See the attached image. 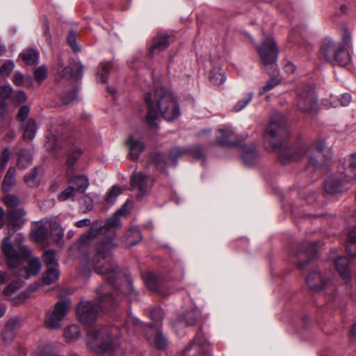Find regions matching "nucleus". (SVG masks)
<instances>
[{
  "label": "nucleus",
  "mask_w": 356,
  "mask_h": 356,
  "mask_svg": "<svg viewBox=\"0 0 356 356\" xmlns=\"http://www.w3.org/2000/svg\"><path fill=\"white\" fill-rule=\"evenodd\" d=\"M355 170H356V153L352 154L350 156L348 168V175H346L347 179L346 182L345 181L331 177L325 181L324 189L325 192L334 194L347 191L348 187L346 186V184L351 181L353 179H356V174H354L353 176L350 174V172H354Z\"/></svg>",
  "instance_id": "obj_6"
},
{
  "label": "nucleus",
  "mask_w": 356,
  "mask_h": 356,
  "mask_svg": "<svg viewBox=\"0 0 356 356\" xmlns=\"http://www.w3.org/2000/svg\"><path fill=\"white\" fill-rule=\"evenodd\" d=\"M83 66L79 63H74L70 66L65 67L60 72V76L67 79L78 80L82 77Z\"/></svg>",
  "instance_id": "obj_19"
},
{
  "label": "nucleus",
  "mask_w": 356,
  "mask_h": 356,
  "mask_svg": "<svg viewBox=\"0 0 356 356\" xmlns=\"http://www.w3.org/2000/svg\"><path fill=\"white\" fill-rule=\"evenodd\" d=\"M185 153V151L179 148H172L169 153L168 159L159 152H154L150 155V159L156 168L161 172H163L168 165H176L177 159Z\"/></svg>",
  "instance_id": "obj_12"
},
{
  "label": "nucleus",
  "mask_w": 356,
  "mask_h": 356,
  "mask_svg": "<svg viewBox=\"0 0 356 356\" xmlns=\"http://www.w3.org/2000/svg\"><path fill=\"white\" fill-rule=\"evenodd\" d=\"M22 286L21 281H14L8 284L3 291V294L6 298H10V296L18 291Z\"/></svg>",
  "instance_id": "obj_46"
},
{
  "label": "nucleus",
  "mask_w": 356,
  "mask_h": 356,
  "mask_svg": "<svg viewBox=\"0 0 356 356\" xmlns=\"http://www.w3.org/2000/svg\"><path fill=\"white\" fill-rule=\"evenodd\" d=\"M40 172V168H35L29 174L24 176V180L25 184L29 187L37 186L40 181L39 176Z\"/></svg>",
  "instance_id": "obj_35"
},
{
  "label": "nucleus",
  "mask_w": 356,
  "mask_h": 356,
  "mask_svg": "<svg viewBox=\"0 0 356 356\" xmlns=\"http://www.w3.org/2000/svg\"><path fill=\"white\" fill-rule=\"evenodd\" d=\"M72 172L69 170L66 171V176L69 179L70 183L75 185V188L77 192L84 193L89 186V180L85 175L73 176Z\"/></svg>",
  "instance_id": "obj_21"
},
{
  "label": "nucleus",
  "mask_w": 356,
  "mask_h": 356,
  "mask_svg": "<svg viewBox=\"0 0 356 356\" xmlns=\"http://www.w3.org/2000/svg\"><path fill=\"white\" fill-rule=\"evenodd\" d=\"M17 334L8 329H3L1 334L3 343L6 345H10L15 339Z\"/></svg>",
  "instance_id": "obj_47"
},
{
  "label": "nucleus",
  "mask_w": 356,
  "mask_h": 356,
  "mask_svg": "<svg viewBox=\"0 0 356 356\" xmlns=\"http://www.w3.org/2000/svg\"><path fill=\"white\" fill-rule=\"evenodd\" d=\"M86 341L88 346L97 353L105 352L112 355L119 348L117 340L111 339L108 330L100 326L88 332Z\"/></svg>",
  "instance_id": "obj_4"
},
{
  "label": "nucleus",
  "mask_w": 356,
  "mask_h": 356,
  "mask_svg": "<svg viewBox=\"0 0 356 356\" xmlns=\"http://www.w3.org/2000/svg\"><path fill=\"white\" fill-rule=\"evenodd\" d=\"M197 315L195 311L190 310L179 317L180 323H183L186 326H193L195 324Z\"/></svg>",
  "instance_id": "obj_41"
},
{
  "label": "nucleus",
  "mask_w": 356,
  "mask_h": 356,
  "mask_svg": "<svg viewBox=\"0 0 356 356\" xmlns=\"http://www.w3.org/2000/svg\"><path fill=\"white\" fill-rule=\"evenodd\" d=\"M337 270L341 277L347 281L350 278L351 273L349 268V261L346 257H340L335 261Z\"/></svg>",
  "instance_id": "obj_25"
},
{
  "label": "nucleus",
  "mask_w": 356,
  "mask_h": 356,
  "mask_svg": "<svg viewBox=\"0 0 356 356\" xmlns=\"http://www.w3.org/2000/svg\"><path fill=\"white\" fill-rule=\"evenodd\" d=\"M15 169L10 168L3 179L2 183V190L4 193H8L13 186L15 185Z\"/></svg>",
  "instance_id": "obj_30"
},
{
  "label": "nucleus",
  "mask_w": 356,
  "mask_h": 356,
  "mask_svg": "<svg viewBox=\"0 0 356 356\" xmlns=\"http://www.w3.org/2000/svg\"><path fill=\"white\" fill-rule=\"evenodd\" d=\"M29 108L28 106H22L17 113V120L20 122L25 120L29 115Z\"/></svg>",
  "instance_id": "obj_62"
},
{
  "label": "nucleus",
  "mask_w": 356,
  "mask_h": 356,
  "mask_svg": "<svg viewBox=\"0 0 356 356\" xmlns=\"http://www.w3.org/2000/svg\"><path fill=\"white\" fill-rule=\"evenodd\" d=\"M10 149H9V148L6 147L2 151L1 154L0 172H2L5 169L6 166L7 165V163L8 162V161L10 159Z\"/></svg>",
  "instance_id": "obj_52"
},
{
  "label": "nucleus",
  "mask_w": 356,
  "mask_h": 356,
  "mask_svg": "<svg viewBox=\"0 0 356 356\" xmlns=\"http://www.w3.org/2000/svg\"><path fill=\"white\" fill-rule=\"evenodd\" d=\"M26 213L24 209H13L7 213V218L9 220V225L20 228L24 223L23 217L26 216Z\"/></svg>",
  "instance_id": "obj_22"
},
{
  "label": "nucleus",
  "mask_w": 356,
  "mask_h": 356,
  "mask_svg": "<svg viewBox=\"0 0 356 356\" xmlns=\"http://www.w3.org/2000/svg\"><path fill=\"white\" fill-rule=\"evenodd\" d=\"M51 132L50 135L47 136V140L45 143L47 149L51 152L54 151L58 147V139L57 138V134L58 131L56 128H51L49 129Z\"/></svg>",
  "instance_id": "obj_36"
},
{
  "label": "nucleus",
  "mask_w": 356,
  "mask_h": 356,
  "mask_svg": "<svg viewBox=\"0 0 356 356\" xmlns=\"http://www.w3.org/2000/svg\"><path fill=\"white\" fill-rule=\"evenodd\" d=\"M257 51L261 63L265 66H276L275 62L278 56V49L275 40L271 38H266L257 47Z\"/></svg>",
  "instance_id": "obj_7"
},
{
  "label": "nucleus",
  "mask_w": 356,
  "mask_h": 356,
  "mask_svg": "<svg viewBox=\"0 0 356 356\" xmlns=\"http://www.w3.org/2000/svg\"><path fill=\"white\" fill-rule=\"evenodd\" d=\"M127 212L126 204L118 209L113 216L109 218L103 227H96L94 225L88 232L81 235L79 239V246L82 248L99 234L106 235L97 245L95 254L92 259L88 263V268H92L98 274L109 275L110 280L117 274L116 266L111 257V252L116 247L113 242L115 232L113 228L120 225L119 216H123Z\"/></svg>",
  "instance_id": "obj_2"
},
{
  "label": "nucleus",
  "mask_w": 356,
  "mask_h": 356,
  "mask_svg": "<svg viewBox=\"0 0 356 356\" xmlns=\"http://www.w3.org/2000/svg\"><path fill=\"white\" fill-rule=\"evenodd\" d=\"M150 331L153 335L147 337V340L149 343L159 349H163L165 348L167 343L163 336L161 333L156 332L152 328L150 329Z\"/></svg>",
  "instance_id": "obj_29"
},
{
  "label": "nucleus",
  "mask_w": 356,
  "mask_h": 356,
  "mask_svg": "<svg viewBox=\"0 0 356 356\" xmlns=\"http://www.w3.org/2000/svg\"><path fill=\"white\" fill-rule=\"evenodd\" d=\"M51 232L54 240L58 245H60L63 238V229H58V230L53 231Z\"/></svg>",
  "instance_id": "obj_64"
},
{
  "label": "nucleus",
  "mask_w": 356,
  "mask_h": 356,
  "mask_svg": "<svg viewBox=\"0 0 356 356\" xmlns=\"http://www.w3.org/2000/svg\"><path fill=\"white\" fill-rule=\"evenodd\" d=\"M127 145L129 149L130 156L133 160L138 159L145 148L144 143L132 136L127 140Z\"/></svg>",
  "instance_id": "obj_23"
},
{
  "label": "nucleus",
  "mask_w": 356,
  "mask_h": 356,
  "mask_svg": "<svg viewBox=\"0 0 356 356\" xmlns=\"http://www.w3.org/2000/svg\"><path fill=\"white\" fill-rule=\"evenodd\" d=\"M126 244L129 246L134 245L141 240V234L137 228L130 229L127 233Z\"/></svg>",
  "instance_id": "obj_42"
},
{
  "label": "nucleus",
  "mask_w": 356,
  "mask_h": 356,
  "mask_svg": "<svg viewBox=\"0 0 356 356\" xmlns=\"http://www.w3.org/2000/svg\"><path fill=\"white\" fill-rule=\"evenodd\" d=\"M113 281L109 280L108 284L101 286L97 289V298L99 304V307L102 309H107L109 307L114 305L115 300L113 297L106 292V288H110L112 285Z\"/></svg>",
  "instance_id": "obj_17"
},
{
  "label": "nucleus",
  "mask_w": 356,
  "mask_h": 356,
  "mask_svg": "<svg viewBox=\"0 0 356 356\" xmlns=\"http://www.w3.org/2000/svg\"><path fill=\"white\" fill-rule=\"evenodd\" d=\"M170 37L165 33L158 34L152 41L148 55L152 57L165 50L170 44Z\"/></svg>",
  "instance_id": "obj_16"
},
{
  "label": "nucleus",
  "mask_w": 356,
  "mask_h": 356,
  "mask_svg": "<svg viewBox=\"0 0 356 356\" xmlns=\"http://www.w3.org/2000/svg\"><path fill=\"white\" fill-rule=\"evenodd\" d=\"M36 132V126L33 120H29L24 132V138L27 140H32Z\"/></svg>",
  "instance_id": "obj_45"
},
{
  "label": "nucleus",
  "mask_w": 356,
  "mask_h": 356,
  "mask_svg": "<svg viewBox=\"0 0 356 356\" xmlns=\"http://www.w3.org/2000/svg\"><path fill=\"white\" fill-rule=\"evenodd\" d=\"M19 56L25 64L32 65L37 63L39 53L33 49H26L22 52Z\"/></svg>",
  "instance_id": "obj_34"
},
{
  "label": "nucleus",
  "mask_w": 356,
  "mask_h": 356,
  "mask_svg": "<svg viewBox=\"0 0 356 356\" xmlns=\"http://www.w3.org/2000/svg\"><path fill=\"white\" fill-rule=\"evenodd\" d=\"M38 356H54V350L52 346L42 345L38 347L36 350Z\"/></svg>",
  "instance_id": "obj_48"
},
{
  "label": "nucleus",
  "mask_w": 356,
  "mask_h": 356,
  "mask_svg": "<svg viewBox=\"0 0 356 356\" xmlns=\"http://www.w3.org/2000/svg\"><path fill=\"white\" fill-rule=\"evenodd\" d=\"M280 83V81L277 79H272L266 83V84L260 89L259 95H261L264 93L270 91L274 88L276 86Z\"/></svg>",
  "instance_id": "obj_56"
},
{
  "label": "nucleus",
  "mask_w": 356,
  "mask_h": 356,
  "mask_svg": "<svg viewBox=\"0 0 356 356\" xmlns=\"http://www.w3.org/2000/svg\"><path fill=\"white\" fill-rule=\"evenodd\" d=\"M41 263L38 258L34 257L29 260L28 266L20 271L19 276L28 279L31 276L36 275L40 270Z\"/></svg>",
  "instance_id": "obj_24"
},
{
  "label": "nucleus",
  "mask_w": 356,
  "mask_h": 356,
  "mask_svg": "<svg viewBox=\"0 0 356 356\" xmlns=\"http://www.w3.org/2000/svg\"><path fill=\"white\" fill-rule=\"evenodd\" d=\"M12 93V88L9 86H0V97L1 99H8Z\"/></svg>",
  "instance_id": "obj_63"
},
{
  "label": "nucleus",
  "mask_w": 356,
  "mask_h": 356,
  "mask_svg": "<svg viewBox=\"0 0 356 356\" xmlns=\"http://www.w3.org/2000/svg\"><path fill=\"white\" fill-rule=\"evenodd\" d=\"M209 80L212 83L220 86L225 82V76L220 69H214L210 72Z\"/></svg>",
  "instance_id": "obj_39"
},
{
  "label": "nucleus",
  "mask_w": 356,
  "mask_h": 356,
  "mask_svg": "<svg viewBox=\"0 0 356 356\" xmlns=\"http://www.w3.org/2000/svg\"><path fill=\"white\" fill-rule=\"evenodd\" d=\"M20 327V321L17 318H10L6 324L5 329L10 330L15 333H17Z\"/></svg>",
  "instance_id": "obj_53"
},
{
  "label": "nucleus",
  "mask_w": 356,
  "mask_h": 356,
  "mask_svg": "<svg viewBox=\"0 0 356 356\" xmlns=\"http://www.w3.org/2000/svg\"><path fill=\"white\" fill-rule=\"evenodd\" d=\"M76 192L77 191L74 187L68 186L58 195V199L59 201H65L71 197H74Z\"/></svg>",
  "instance_id": "obj_50"
},
{
  "label": "nucleus",
  "mask_w": 356,
  "mask_h": 356,
  "mask_svg": "<svg viewBox=\"0 0 356 356\" xmlns=\"http://www.w3.org/2000/svg\"><path fill=\"white\" fill-rule=\"evenodd\" d=\"M44 263L49 266H58L56 259V253L54 250H49L44 252L42 255Z\"/></svg>",
  "instance_id": "obj_44"
},
{
  "label": "nucleus",
  "mask_w": 356,
  "mask_h": 356,
  "mask_svg": "<svg viewBox=\"0 0 356 356\" xmlns=\"http://www.w3.org/2000/svg\"><path fill=\"white\" fill-rule=\"evenodd\" d=\"M48 229L43 221L35 222L32 225L31 237L33 241L37 243L44 242L48 237Z\"/></svg>",
  "instance_id": "obj_18"
},
{
  "label": "nucleus",
  "mask_w": 356,
  "mask_h": 356,
  "mask_svg": "<svg viewBox=\"0 0 356 356\" xmlns=\"http://www.w3.org/2000/svg\"><path fill=\"white\" fill-rule=\"evenodd\" d=\"M83 151L76 147L71 148L67 155L66 165L70 172H73V167L76 163L80 156L82 155Z\"/></svg>",
  "instance_id": "obj_27"
},
{
  "label": "nucleus",
  "mask_w": 356,
  "mask_h": 356,
  "mask_svg": "<svg viewBox=\"0 0 356 356\" xmlns=\"http://www.w3.org/2000/svg\"><path fill=\"white\" fill-rule=\"evenodd\" d=\"M252 99V95L248 94L243 99L238 101L235 106L234 107V110L235 111H240L242 109H243L251 101Z\"/></svg>",
  "instance_id": "obj_55"
},
{
  "label": "nucleus",
  "mask_w": 356,
  "mask_h": 356,
  "mask_svg": "<svg viewBox=\"0 0 356 356\" xmlns=\"http://www.w3.org/2000/svg\"><path fill=\"white\" fill-rule=\"evenodd\" d=\"M58 266H49L42 277V282L46 285L51 284L55 282L59 277L60 272Z\"/></svg>",
  "instance_id": "obj_32"
},
{
  "label": "nucleus",
  "mask_w": 356,
  "mask_h": 356,
  "mask_svg": "<svg viewBox=\"0 0 356 356\" xmlns=\"http://www.w3.org/2000/svg\"><path fill=\"white\" fill-rule=\"evenodd\" d=\"M98 308L92 302L81 301L77 306V318L84 325L92 323L96 320Z\"/></svg>",
  "instance_id": "obj_13"
},
{
  "label": "nucleus",
  "mask_w": 356,
  "mask_h": 356,
  "mask_svg": "<svg viewBox=\"0 0 356 356\" xmlns=\"http://www.w3.org/2000/svg\"><path fill=\"white\" fill-rule=\"evenodd\" d=\"M47 68L45 66H40L34 71L35 79L39 83H42L47 78Z\"/></svg>",
  "instance_id": "obj_49"
},
{
  "label": "nucleus",
  "mask_w": 356,
  "mask_h": 356,
  "mask_svg": "<svg viewBox=\"0 0 356 356\" xmlns=\"http://www.w3.org/2000/svg\"><path fill=\"white\" fill-rule=\"evenodd\" d=\"M147 177L141 173H134L131 177V184L134 188H137L139 191V195H143L146 191V180Z\"/></svg>",
  "instance_id": "obj_28"
},
{
  "label": "nucleus",
  "mask_w": 356,
  "mask_h": 356,
  "mask_svg": "<svg viewBox=\"0 0 356 356\" xmlns=\"http://www.w3.org/2000/svg\"><path fill=\"white\" fill-rule=\"evenodd\" d=\"M144 101L147 110L145 120L150 127L156 126L159 115L167 121H172L180 115L176 97L165 86H154L152 91L144 94Z\"/></svg>",
  "instance_id": "obj_3"
},
{
  "label": "nucleus",
  "mask_w": 356,
  "mask_h": 356,
  "mask_svg": "<svg viewBox=\"0 0 356 356\" xmlns=\"http://www.w3.org/2000/svg\"><path fill=\"white\" fill-rule=\"evenodd\" d=\"M64 336L68 341L77 339L80 336V330L77 325H70L65 330Z\"/></svg>",
  "instance_id": "obj_43"
},
{
  "label": "nucleus",
  "mask_w": 356,
  "mask_h": 356,
  "mask_svg": "<svg viewBox=\"0 0 356 356\" xmlns=\"http://www.w3.org/2000/svg\"><path fill=\"white\" fill-rule=\"evenodd\" d=\"M144 281L149 290L164 295L161 291L160 279L153 273H147L144 276Z\"/></svg>",
  "instance_id": "obj_26"
},
{
  "label": "nucleus",
  "mask_w": 356,
  "mask_h": 356,
  "mask_svg": "<svg viewBox=\"0 0 356 356\" xmlns=\"http://www.w3.org/2000/svg\"><path fill=\"white\" fill-rule=\"evenodd\" d=\"M350 61L351 56L348 49L339 47L333 60V63L339 65L345 66L348 65Z\"/></svg>",
  "instance_id": "obj_31"
},
{
  "label": "nucleus",
  "mask_w": 356,
  "mask_h": 356,
  "mask_svg": "<svg viewBox=\"0 0 356 356\" xmlns=\"http://www.w3.org/2000/svg\"><path fill=\"white\" fill-rule=\"evenodd\" d=\"M339 49V45H337L332 39L325 38L322 42L321 52L326 60L333 62Z\"/></svg>",
  "instance_id": "obj_20"
},
{
  "label": "nucleus",
  "mask_w": 356,
  "mask_h": 356,
  "mask_svg": "<svg viewBox=\"0 0 356 356\" xmlns=\"http://www.w3.org/2000/svg\"><path fill=\"white\" fill-rule=\"evenodd\" d=\"M189 154L195 159H200L203 158L204 152L201 147L195 146L189 150Z\"/></svg>",
  "instance_id": "obj_61"
},
{
  "label": "nucleus",
  "mask_w": 356,
  "mask_h": 356,
  "mask_svg": "<svg viewBox=\"0 0 356 356\" xmlns=\"http://www.w3.org/2000/svg\"><path fill=\"white\" fill-rule=\"evenodd\" d=\"M24 237L18 234L15 237V241L18 243L17 250L13 248L11 239L9 237L3 238L1 244V250L6 257L8 266L10 268H16L23 260L27 259L30 254V251L27 248L22 245Z\"/></svg>",
  "instance_id": "obj_5"
},
{
  "label": "nucleus",
  "mask_w": 356,
  "mask_h": 356,
  "mask_svg": "<svg viewBox=\"0 0 356 356\" xmlns=\"http://www.w3.org/2000/svg\"><path fill=\"white\" fill-rule=\"evenodd\" d=\"M111 67V64L109 62L104 63L100 65L97 76V79L99 81L102 83L106 82Z\"/></svg>",
  "instance_id": "obj_40"
},
{
  "label": "nucleus",
  "mask_w": 356,
  "mask_h": 356,
  "mask_svg": "<svg viewBox=\"0 0 356 356\" xmlns=\"http://www.w3.org/2000/svg\"><path fill=\"white\" fill-rule=\"evenodd\" d=\"M211 350V345L198 331L188 346L184 350L183 356H207Z\"/></svg>",
  "instance_id": "obj_10"
},
{
  "label": "nucleus",
  "mask_w": 356,
  "mask_h": 356,
  "mask_svg": "<svg viewBox=\"0 0 356 356\" xmlns=\"http://www.w3.org/2000/svg\"><path fill=\"white\" fill-rule=\"evenodd\" d=\"M32 162L31 155L25 150H21L19 152L17 160V166L19 168L24 169L27 168Z\"/></svg>",
  "instance_id": "obj_38"
},
{
  "label": "nucleus",
  "mask_w": 356,
  "mask_h": 356,
  "mask_svg": "<svg viewBox=\"0 0 356 356\" xmlns=\"http://www.w3.org/2000/svg\"><path fill=\"white\" fill-rule=\"evenodd\" d=\"M247 137V134H242L239 135L236 134L231 129H222L218 131L216 135V143L218 145L224 146L236 145L239 142L245 140Z\"/></svg>",
  "instance_id": "obj_14"
},
{
  "label": "nucleus",
  "mask_w": 356,
  "mask_h": 356,
  "mask_svg": "<svg viewBox=\"0 0 356 356\" xmlns=\"http://www.w3.org/2000/svg\"><path fill=\"white\" fill-rule=\"evenodd\" d=\"M297 108L302 113L316 112L317 99L314 88L305 87L298 92Z\"/></svg>",
  "instance_id": "obj_9"
},
{
  "label": "nucleus",
  "mask_w": 356,
  "mask_h": 356,
  "mask_svg": "<svg viewBox=\"0 0 356 356\" xmlns=\"http://www.w3.org/2000/svg\"><path fill=\"white\" fill-rule=\"evenodd\" d=\"M256 156H257V152L254 148H252V149L246 150L243 153L242 159L245 163H248L250 162V161L252 159L255 158Z\"/></svg>",
  "instance_id": "obj_60"
},
{
  "label": "nucleus",
  "mask_w": 356,
  "mask_h": 356,
  "mask_svg": "<svg viewBox=\"0 0 356 356\" xmlns=\"http://www.w3.org/2000/svg\"><path fill=\"white\" fill-rule=\"evenodd\" d=\"M352 33L350 30L346 27L343 26L341 30V41L338 44L341 48L348 49L351 44Z\"/></svg>",
  "instance_id": "obj_37"
},
{
  "label": "nucleus",
  "mask_w": 356,
  "mask_h": 356,
  "mask_svg": "<svg viewBox=\"0 0 356 356\" xmlns=\"http://www.w3.org/2000/svg\"><path fill=\"white\" fill-rule=\"evenodd\" d=\"M306 282L308 287L312 291H323L327 294H333L336 290L334 282L325 278L318 271L309 273Z\"/></svg>",
  "instance_id": "obj_8"
},
{
  "label": "nucleus",
  "mask_w": 356,
  "mask_h": 356,
  "mask_svg": "<svg viewBox=\"0 0 356 356\" xmlns=\"http://www.w3.org/2000/svg\"><path fill=\"white\" fill-rule=\"evenodd\" d=\"M316 244L312 243L308 246L302 245L299 247L298 252L292 259V261L299 267H303L310 260L314 259L316 256Z\"/></svg>",
  "instance_id": "obj_15"
},
{
  "label": "nucleus",
  "mask_w": 356,
  "mask_h": 356,
  "mask_svg": "<svg viewBox=\"0 0 356 356\" xmlns=\"http://www.w3.org/2000/svg\"><path fill=\"white\" fill-rule=\"evenodd\" d=\"M163 316V312L161 308H154L150 312V317L156 323H160Z\"/></svg>",
  "instance_id": "obj_59"
},
{
  "label": "nucleus",
  "mask_w": 356,
  "mask_h": 356,
  "mask_svg": "<svg viewBox=\"0 0 356 356\" xmlns=\"http://www.w3.org/2000/svg\"><path fill=\"white\" fill-rule=\"evenodd\" d=\"M122 190L118 186H114L108 193L106 197V201L108 203H113L116 197L121 193Z\"/></svg>",
  "instance_id": "obj_51"
},
{
  "label": "nucleus",
  "mask_w": 356,
  "mask_h": 356,
  "mask_svg": "<svg viewBox=\"0 0 356 356\" xmlns=\"http://www.w3.org/2000/svg\"><path fill=\"white\" fill-rule=\"evenodd\" d=\"M76 35L74 31H70L67 35V42L74 52H78L79 48L76 42Z\"/></svg>",
  "instance_id": "obj_57"
},
{
  "label": "nucleus",
  "mask_w": 356,
  "mask_h": 356,
  "mask_svg": "<svg viewBox=\"0 0 356 356\" xmlns=\"http://www.w3.org/2000/svg\"><path fill=\"white\" fill-rule=\"evenodd\" d=\"M15 65L13 61L8 60L3 63L0 69V75L1 76H8L13 71Z\"/></svg>",
  "instance_id": "obj_54"
},
{
  "label": "nucleus",
  "mask_w": 356,
  "mask_h": 356,
  "mask_svg": "<svg viewBox=\"0 0 356 356\" xmlns=\"http://www.w3.org/2000/svg\"><path fill=\"white\" fill-rule=\"evenodd\" d=\"M69 305L65 301H58L52 311L49 312L45 317L44 323L49 328H57L61 325V321L67 315Z\"/></svg>",
  "instance_id": "obj_11"
},
{
  "label": "nucleus",
  "mask_w": 356,
  "mask_h": 356,
  "mask_svg": "<svg viewBox=\"0 0 356 356\" xmlns=\"http://www.w3.org/2000/svg\"><path fill=\"white\" fill-rule=\"evenodd\" d=\"M286 122L281 113H275L269 120L264 133V143L268 151L275 152L279 161L286 165L300 159L306 153L309 154V164L315 168L323 167L321 158L325 157V162L331 159L329 149H326L324 139L316 140L310 149L305 146L298 148L289 147L285 142L281 141L286 134Z\"/></svg>",
  "instance_id": "obj_1"
},
{
  "label": "nucleus",
  "mask_w": 356,
  "mask_h": 356,
  "mask_svg": "<svg viewBox=\"0 0 356 356\" xmlns=\"http://www.w3.org/2000/svg\"><path fill=\"white\" fill-rule=\"evenodd\" d=\"M346 249L351 257L356 256V226L348 234Z\"/></svg>",
  "instance_id": "obj_33"
},
{
  "label": "nucleus",
  "mask_w": 356,
  "mask_h": 356,
  "mask_svg": "<svg viewBox=\"0 0 356 356\" xmlns=\"http://www.w3.org/2000/svg\"><path fill=\"white\" fill-rule=\"evenodd\" d=\"M3 203L10 208H14L18 204V198L14 195H7L3 198Z\"/></svg>",
  "instance_id": "obj_58"
}]
</instances>
